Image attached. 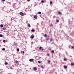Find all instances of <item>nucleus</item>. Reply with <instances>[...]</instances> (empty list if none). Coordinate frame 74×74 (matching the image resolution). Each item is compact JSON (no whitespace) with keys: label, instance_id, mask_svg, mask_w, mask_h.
I'll use <instances>...</instances> for the list:
<instances>
[{"label":"nucleus","instance_id":"1","mask_svg":"<svg viewBox=\"0 0 74 74\" xmlns=\"http://www.w3.org/2000/svg\"><path fill=\"white\" fill-rule=\"evenodd\" d=\"M33 69L34 71H37V68L36 67H34Z\"/></svg>","mask_w":74,"mask_h":74},{"label":"nucleus","instance_id":"2","mask_svg":"<svg viewBox=\"0 0 74 74\" xmlns=\"http://www.w3.org/2000/svg\"><path fill=\"white\" fill-rule=\"evenodd\" d=\"M30 38H31V39H33V38H34V35H32L30 36Z\"/></svg>","mask_w":74,"mask_h":74},{"label":"nucleus","instance_id":"3","mask_svg":"<svg viewBox=\"0 0 74 74\" xmlns=\"http://www.w3.org/2000/svg\"><path fill=\"white\" fill-rule=\"evenodd\" d=\"M20 14L21 16H23L24 15V14L22 12H21L20 13Z\"/></svg>","mask_w":74,"mask_h":74},{"label":"nucleus","instance_id":"4","mask_svg":"<svg viewBox=\"0 0 74 74\" xmlns=\"http://www.w3.org/2000/svg\"><path fill=\"white\" fill-rule=\"evenodd\" d=\"M34 18L35 19H37V16L36 15H34Z\"/></svg>","mask_w":74,"mask_h":74},{"label":"nucleus","instance_id":"5","mask_svg":"<svg viewBox=\"0 0 74 74\" xmlns=\"http://www.w3.org/2000/svg\"><path fill=\"white\" fill-rule=\"evenodd\" d=\"M34 60L33 59H30L29 60V61L30 62H33V61Z\"/></svg>","mask_w":74,"mask_h":74},{"label":"nucleus","instance_id":"6","mask_svg":"<svg viewBox=\"0 0 74 74\" xmlns=\"http://www.w3.org/2000/svg\"><path fill=\"white\" fill-rule=\"evenodd\" d=\"M47 62L48 63H49V64L50 63V62H51V61L50 60H48Z\"/></svg>","mask_w":74,"mask_h":74},{"label":"nucleus","instance_id":"7","mask_svg":"<svg viewBox=\"0 0 74 74\" xmlns=\"http://www.w3.org/2000/svg\"><path fill=\"white\" fill-rule=\"evenodd\" d=\"M2 30H6V28L5 27L3 28H2Z\"/></svg>","mask_w":74,"mask_h":74},{"label":"nucleus","instance_id":"8","mask_svg":"<svg viewBox=\"0 0 74 74\" xmlns=\"http://www.w3.org/2000/svg\"><path fill=\"white\" fill-rule=\"evenodd\" d=\"M32 32H35V30H34L33 29H32L31 30V31Z\"/></svg>","mask_w":74,"mask_h":74},{"label":"nucleus","instance_id":"9","mask_svg":"<svg viewBox=\"0 0 74 74\" xmlns=\"http://www.w3.org/2000/svg\"><path fill=\"white\" fill-rule=\"evenodd\" d=\"M64 69H67V66H64Z\"/></svg>","mask_w":74,"mask_h":74},{"label":"nucleus","instance_id":"10","mask_svg":"<svg viewBox=\"0 0 74 74\" xmlns=\"http://www.w3.org/2000/svg\"><path fill=\"white\" fill-rule=\"evenodd\" d=\"M15 63L16 64H17V63H19V61H16Z\"/></svg>","mask_w":74,"mask_h":74},{"label":"nucleus","instance_id":"11","mask_svg":"<svg viewBox=\"0 0 74 74\" xmlns=\"http://www.w3.org/2000/svg\"><path fill=\"white\" fill-rule=\"evenodd\" d=\"M58 12L59 14H60H60H61V12H60L58 11Z\"/></svg>","mask_w":74,"mask_h":74},{"label":"nucleus","instance_id":"12","mask_svg":"<svg viewBox=\"0 0 74 74\" xmlns=\"http://www.w3.org/2000/svg\"><path fill=\"white\" fill-rule=\"evenodd\" d=\"M5 65H7V64H8V63L7 62H5Z\"/></svg>","mask_w":74,"mask_h":74},{"label":"nucleus","instance_id":"13","mask_svg":"<svg viewBox=\"0 0 74 74\" xmlns=\"http://www.w3.org/2000/svg\"><path fill=\"white\" fill-rule=\"evenodd\" d=\"M52 40H53V39H52V38H51V39H50V41H52Z\"/></svg>","mask_w":74,"mask_h":74},{"label":"nucleus","instance_id":"14","mask_svg":"<svg viewBox=\"0 0 74 74\" xmlns=\"http://www.w3.org/2000/svg\"><path fill=\"white\" fill-rule=\"evenodd\" d=\"M28 26L29 27H31V26H30V24H28Z\"/></svg>","mask_w":74,"mask_h":74},{"label":"nucleus","instance_id":"15","mask_svg":"<svg viewBox=\"0 0 74 74\" xmlns=\"http://www.w3.org/2000/svg\"><path fill=\"white\" fill-rule=\"evenodd\" d=\"M42 49V47H40L39 48V49L40 50H41Z\"/></svg>","mask_w":74,"mask_h":74},{"label":"nucleus","instance_id":"16","mask_svg":"<svg viewBox=\"0 0 74 74\" xmlns=\"http://www.w3.org/2000/svg\"><path fill=\"white\" fill-rule=\"evenodd\" d=\"M38 14H41V12H38Z\"/></svg>","mask_w":74,"mask_h":74},{"label":"nucleus","instance_id":"17","mask_svg":"<svg viewBox=\"0 0 74 74\" xmlns=\"http://www.w3.org/2000/svg\"><path fill=\"white\" fill-rule=\"evenodd\" d=\"M0 26L1 27H3V25H1Z\"/></svg>","mask_w":74,"mask_h":74},{"label":"nucleus","instance_id":"18","mask_svg":"<svg viewBox=\"0 0 74 74\" xmlns=\"http://www.w3.org/2000/svg\"><path fill=\"white\" fill-rule=\"evenodd\" d=\"M38 63H40L41 62L40 61H38Z\"/></svg>","mask_w":74,"mask_h":74},{"label":"nucleus","instance_id":"19","mask_svg":"<svg viewBox=\"0 0 74 74\" xmlns=\"http://www.w3.org/2000/svg\"><path fill=\"white\" fill-rule=\"evenodd\" d=\"M40 67H41V68H42V69H44V68L43 67V66L42 65Z\"/></svg>","mask_w":74,"mask_h":74},{"label":"nucleus","instance_id":"20","mask_svg":"<svg viewBox=\"0 0 74 74\" xmlns=\"http://www.w3.org/2000/svg\"><path fill=\"white\" fill-rule=\"evenodd\" d=\"M56 22H59V20H57L56 21Z\"/></svg>","mask_w":74,"mask_h":74},{"label":"nucleus","instance_id":"21","mask_svg":"<svg viewBox=\"0 0 74 74\" xmlns=\"http://www.w3.org/2000/svg\"><path fill=\"white\" fill-rule=\"evenodd\" d=\"M0 37H3V35L2 34H0Z\"/></svg>","mask_w":74,"mask_h":74},{"label":"nucleus","instance_id":"22","mask_svg":"<svg viewBox=\"0 0 74 74\" xmlns=\"http://www.w3.org/2000/svg\"><path fill=\"white\" fill-rule=\"evenodd\" d=\"M51 51L52 53H54V50H52Z\"/></svg>","mask_w":74,"mask_h":74},{"label":"nucleus","instance_id":"23","mask_svg":"<svg viewBox=\"0 0 74 74\" xmlns=\"http://www.w3.org/2000/svg\"><path fill=\"white\" fill-rule=\"evenodd\" d=\"M50 4H52V1H51L50 2Z\"/></svg>","mask_w":74,"mask_h":74},{"label":"nucleus","instance_id":"24","mask_svg":"<svg viewBox=\"0 0 74 74\" xmlns=\"http://www.w3.org/2000/svg\"><path fill=\"white\" fill-rule=\"evenodd\" d=\"M47 55L48 56H49L50 54L49 53H48V54H47Z\"/></svg>","mask_w":74,"mask_h":74},{"label":"nucleus","instance_id":"25","mask_svg":"<svg viewBox=\"0 0 74 74\" xmlns=\"http://www.w3.org/2000/svg\"><path fill=\"white\" fill-rule=\"evenodd\" d=\"M2 50L3 51H5V48H3L2 49Z\"/></svg>","mask_w":74,"mask_h":74},{"label":"nucleus","instance_id":"26","mask_svg":"<svg viewBox=\"0 0 74 74\" xmlns=\"http://www.w3.org/2000/svg\"><path fill=\"white\" fill-rule=\"evenodd\" d=\"M41 2V3H44V1L43 0H42Z\"/></svg>","mask_w":74,"mask_h":74},{"label":"nucleus","instance_id":"27","mask_svg":"<svg viewBox=\"0 0 74 74\" xmlns=\"http://www.w3.org/2000/svg\"><path fill=\"white\" fill-rule=\"evenodd\" d=\"M17 51H19V49H17Z\"/></svg>","mask_w":74,"mask_h":74},{"label":"nucleus","instance_id":"28","mask_svg":"<svg viewBox=\"0 0 74 74\" xmlns=\"http://www.w3.org/2000/svg\"><path fill=\"white\" fill-rule=\"evenodd\" d=\"M64 60L65 61H67V60H66V58H64Z\"/></svg>","mask_w":74,"mask_h":74},{"label":"nucleus","instance_id":"29","mask_svg":"<svg viewBox=\"0 0 74 74\" xmlns=\"http://www.w3.org/2000/svg\"><path fill=\"white\" fill-rule=\"evenodd\" d=\"M3 42H5V40H3Z\"/></svg>","mask_w":74,"mask_h":74},{"label":"nucleus","instance_id":"30","mask_svg":"<svg viewBox=\"0 0 74 74\" xmlns=\"http://www.w3.org/2000/svg\"><path fill=\"white\" fill-rule=\"evenodd\" d=\"M74 65V64L73 63H72L71 64V65Z\"/></svg>","mask_w":74,"mask_h":74},{"label":"nucleus","instance_id":"31","mask_svg":"<svg viewBox=\"0 0 74 74\" xmlns=\"http://www.w3.org/2000/svg\"><path fill=\"white\" fill-rule=\"evenodd\" d=\"M44 37H47V34L44 35Z\"/></svg>","mask_w":74,"mask_h":74},{"label":"nucleus","instance_id":"32","mask_svg":"<svg viewBox=\"0 0 74 74\" xmlns=\"http://www.w3.org/2000/svg\"><path fill=\"white\" fill-rule=\"evenodd\" d=\"M72 49H73V48H74V46H72Z\"/></svg>","mask_w":74,"mask_h":74},{"label":"nucleus","instance_id":"33","mask_svg":"<svg viewBox=\"0 0 74 74\" xmlns=\"http://www.w3.org/2000/svg\"><path fill=\"white\" fill-rule=\"evenodd\" d=\"M10 69H13V68L12 67H10Z\"/></svg>","mask_w":74,"mask_h":74},{"label":"nucleus","instance_id":"34","mask_svg":"<svg viewBox=\"0 0 74 74\" xmlns=\"http://www.w3.org/2000/svg\"><path fill=\"white\" fill-rule=\"evenodd\" d=\"M30 1V0H27V1L28 2H29V1Z\"/></svg>","mask_w":74,"mask_h":74},{"label":"nucleus","instance_id":"35","mask_svg":"<svg viewBox=\"0 0 74 74\" xmlns=\"http://www.w3.org/2000/svg\"><path fill=\"white\" fill-rule=\"evenodd\" d=\"M49 40V38H47V40Z\"/></svg>","mask_w":74,"mask_h":74},{"label":"nucleus","instance_id":"36","mask_svg":"<svg viewBox=\"0 0 74 74\" xmlns=\"http://www.w3.org/2000/svg\"><path fill=\"white\" fill-rule=\"evenodd\" d=\"M43 50H44V49H41L42 51H43Z\"/></svg>","mask_w":74,"mask_h":74},{"label":"nucleus","instance_id":"37","mask_svg":"<svg viewBox=\"0 0 74 74\" xmlns=\"http://www.w3.org/2000/svg\"><path fill=\"white\" fill-rule=\"evenodd\" d=\"M23 53H25V52H24V51H23Z\"/></svg>","mask_w":74,"mask_h":74},{"label":"nucleus","instance_id":"38","mask_svg":"<svg viewBox=\"0 0 74 74\" xmlns=\"http://www.w3.org/2000/svg\"><path fill=\"white\" fill-rule=\"evenodd\" d=\"M49 50H50V51H51V49H49Z\"/></svg>","mask_w":74,"mask_h":74},{"label":"nucleus","instance_id":"39","mask_svg":"<svg viewBox=\"0 0 74 74\" xmlns=\"http://www.w3.org/2000/svg\"><path fill=\"white\" fill-rule=\"evenodd\" d=\"M2 1H5V0H2Z\"/></svg>","mask_w":74,"mask_h":74},{"label":"nucleus","instance_id":"40","mask_svg":"<svg viewBox=\"0 0 74 74\" xmlns=\"http://www.w3.org/2000/svg\"><path fill=\"white\" fill-rule=\"evenodd\" d=\"M22 51H21V53H22Z\"/></svg>","mask_w":74,"mask_h":74}]
</instances>
